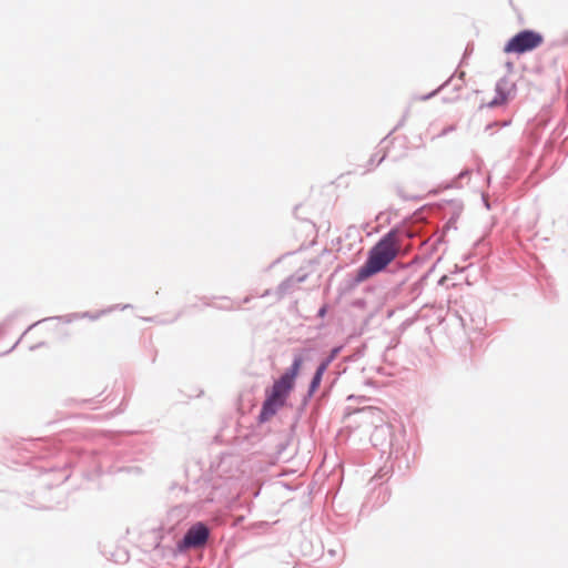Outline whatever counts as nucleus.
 <instances>
[{
    "instance_id": "obj_5",
    "label": "nucleus",
    "mask_w": 568,
    "mask_h": 568,
    "mask_svg": "<svg viewBox=\"0 0 568 568\" xmlns=\"http://www.w3.org/2000/svg\"><path fill=\"white\" fill-rule=\"evenodd\" d=\"M413 429L409 428H374L371 434V442L374 446H385L389 448V453L404 452L409 446L408 439L413 436Z\"/></svg>"
},
{
    "instance_id": "obj_9",
    "label": "nucleus",
    "mask_w": 568,
    "mask_h": 568,
    "mask_svg": "<svg viewBox=\"0 0 568 568\" xmlns=\"http://www.w3.org/2000/svg\"><path fill=\"white\" fill-rule=\"evenodd\" d=\"M354 415L357 417L354 422L359 424H376L383 422V412L376 407L357 409Z\"/></svg>"
},
{
    "instance_id": "obj_7",
    "label": "nucleus",
    "mask_w": 568,
    "mask_h": 568,
    "mask_svg": "<svg viewBox=\"0 0 568 568\" xmlns=\"http://www.w3.org/2000/svg\"><path fill=\"white\" fill-rule=\"evenodd\" d=\"M388 470H384V468L379 469V471L369 480L368 486L371 493L363 504V509H374L382 507L390 496V491L388 486H386L383 481H381L385 476L388 475Z\"/></svg>"
},
{
    "instance_id": "obj_2",
    "label": "nucleus",
    "mask_w": 568,
    "mask_h": 568,
    "mask_svg": "<svg viewBox=\"0 0 568 568\" xmlns=\"http://www.w3.org/2000/svg\"><path fill=\"white\" fill-rule=\"evenodd\" d=\"M402 252V243L397 231L386 233L368 251L367 260L357 270L355 281L362 283L384 271Z\"/></svg>"
},
{
    "instance_id": "obj_10",
    "label": "nucleus",
    "mask_w": 568,
    "mask_h": 568,
    "mask_svg": "<svg viewBox=\"0 0 568 568\" xmlns=\"http://www.w3.org/2000/svg\"><path fill=\"white\" fill-rule=\"evenodd\" d=\"M51 476V471H44L43 474H41L40 476V485L43 486V487H52V486H59L61 484H63L68 478H69V474H67L65 471H60L59 473V478L53 483L49 479V477Z\"/></svg>"
},
{
    "instance_id": "obj_13",
    "label": "nucleus",
    "mask_w": 568,
    "mask_h": 568,
    "mask_svg": "<svg viewBox=\"0 0 568 568\" xmlns=\"http://www.w3.org/2000/svg\"><path fill=\"white\" fill-rule=\"evenodd\" d=\"M37 507L43 509H52L54 505H52L51 503H39Z\"/></svg>"
},
{
    "instance_id": "obj_14",
    "label": "nucleus",
    "mask_w": 568,
    "mask_h": 568,
    "mask_svg": "<svg viewBox=\"0 0 568 568\" xmlns=\"http://www.w3.org/2000/svg\"><path fill=\"white\" fill-rule=\"evenodd\" d=\"M112 433H113V432H111V430H106V432L104 433V435H105V436H111V434H112Z\"/></svg>"
},
{
    "instance_id": "obj_11",
    "label": "nucleus",
    "mask_w": 568,
    "mask_h": 568,
    "mask_svg": "<svg viewBox=\"0 0 568 568\" xmlns=\"http://www.w3.org/2000/svg\"><path fill=\"white\" fill-rule=\"evenodd\" d=\"M185 516V508L183 506H176V507H173L169 513H168V519L169 520H175V521H179L181 518H183Z\"/></svg>"
},
{
    "instance_id": "obj_1",
    "label": "nucleus",
    "mask_w": 568,
    "mask_h": 568,
    "mask_svg": "<svg viewBox=\"0 0 568 568\" xmlns=\"http://www.w3.org/2000/svg\"><path fill=\"white\" fill-rule=\"evenodd\" d=\"M260 439L261 434L255 428H220L214 442L231 446L233 452L222 454L216 466L217 476L226 480L237 478L240 458L235 453L251 450Z\"/></svg>"
},
{
    "instance_id": "obj_12",
    "label": "nucleus",
    "mask_w": 568,
    "mask_h": 568,
    "mask_svg": "<svg viewBox=\"0 0 568 568\" xmlns=\"http://www.w3.org/2000/svg\"><path fill=\"white\" fill-rule=\"evenodd\" d=\"M325 368H326V365H324V364H323V365H321V366L317 368V371H316V373H315V375H314V377H313L312 384H311V388H312V389H315V388L320 385L321 379H322V375H323V373H324Z\"/></svg>"
},
{
    "instance_id": "obj_8",
    "label": "nucleus",
    "mask_w": 568,
    "mask_h": 568,
    "mask_svg": "<svg viewBox=\"0 0 568 568\" xmlns=\"http://www.w3.org/2000/svg\"><path fill=\"white\" fill-rule=\"evenodd\" d=\"M542 36L531 30H525L513 37L504 48L506 53H525L542 43Z\"/></svg>"
},
{
    "instance_id": "obj_6",
    "label": "nucleus",
    "mask_w": 568,
    "mask_h": 568,
    "mask_svg": "<svg viewBox=\"0 0 568 568\" xmlns=\"http://www.w3.org/2000/svg\"><path fill=\"white\" fill-rule=\"evenodd\" d=\"M211 529L205 521H196L187 528L183 537L176 542V550L184 554L191 549H199L206 545Z\"/></svg>"
},
{
    "instance_id": "obj_4",
    "label": "nucleus",
    "mask_w": 568,
    "mask_h": 568,
    "mask_svg": "<svg viewBox=\"0 0 568 568\" xmlns=\"http://www.w3.org/2000/svg\"><path fill=\"white\" fill-rule=\"evenodd\" d=\"M47 443V439L43 437L21 438L20 440H17L14 444L10 445L4 458L9 466H26L34 458H44L49 455L42 452Z\"/></svg>"
},
{
    "instance_id": "obj_3",
    "label": "nucleus",
    "mask_w": 568,
    "mask_h": 568,
    "mask_svg": "<svg viewBox=\"0 0 568 568\" xmlns=\"http://www.w3.org/2000/svg\"><path fill=\"white\" fill-rule=\"evenodd\" d=\"M301 356L294 358L292 366L273 385L265 390L260 422L267 423L286 405L291 392L295 386V379L302 367Z\"/></svg>"
}]
</instances>
